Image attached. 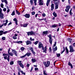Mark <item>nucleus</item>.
<instances>
[{
	"instance_id": "obj_1",
	"label": "nucleus",
	"mask_w": 75,
	"mask_h": 75,
	"mask_svg": "<svg viewBox=\"0 0 75 75\" xmlns=\"http://www.w3.org/2000/svg\"><path fill=\"white\" fill-rule=\"evenodd\" d=\"M38 47L39 48H42V50H43V52L46 53V51H47V46H46L44 48L43 44L41 43V42H40L39 43Z\"/></svg>"
},
{
	"instance_id": "obj_2",
	"label": "nucleus",
	"mask_w": 75,
	"mask_h": 75,
	"mask_svg": "<svg viewBox=\"0 0 75 75\" xmlns=\"http://www.w3.org/2000/svg\"><path fill=\"white\" fill-rule=\"evenodd\" d=\"M54 4H55V9H57L58 8V5L59 4L60 1L59 0H53Z\"/></svg>"
},
{
	"instance_id": "obj_3",
	"label": "nucleus",
	"mask_w": 75,
	"mask_h": 75,
	"mask_svg": "<svg viewBox=\"0 0 75 75\" xmlns=\"http://www.w3.org/2000/svg\"><path fill=\"white\" fill-rule=\"evenodd\" d=\"M43 64L46 68L50 66V62L49 61H47V62H44Z\"/></svg>"
},
{
	"instance_id": "obj_4",
	"label": "nucleus",
	"mask_w": 75,
	"mask_h": 75,
	"mask_svg": "<svg viewBox=\"0 0 75 75\" xmlns=\"http://www.w3.org/2000/svg\"><path fill=\"white\" fill-rule=\"evenodd\" d=\"M27 35L28 36L30 35H34L35 34V33L33 32V31H31V32H29L27 33Z\"/></svg>"
},
{
	"instance_id": "obj_5",
	"label": "nucleus",
	"mask_w": 75,
	"mask_h": 75,
	"mask_svg": "<svg viewBox=\"0 0 75 75\" xmlns=\"http://www.w3.org/2000/svg\"><path fill=\"white\" fill-rule=\"evenodd\" d=\"M17 62L18 63V65H20L21 67L22 68H24V66L23 64L21 63V61H18Z\"/></svg>"
},
{
	"instance_id": "obj_6",
	"label": "nucleus",
	"mask_w": 75,
	"mask_h": 75,
	"mask_svg": "<svg viewBox=\"0 0 75 75\" xmlns=\"http://www.w3.org/2000/svg\"><path fill=\"white\" fill-rule=\"evenodd\" d=\"M69 48H70V51L69 52H74V50L73 48L72 45H71L69 47Z\"/></svg>"
},
{
	"instance_id": "obj_7",
	"label": "nucleus",
	"mask_w": 75,
	"mask_h": 75,
	"mask_svg": "<svg viewBox=\"0 0 75 75\" xmlns=\"http://www.w3.org/2000/svg\"><path fill=\"white\" fill-rule=\"evenodd\" d=\"M12 52L16 56H17V52L15 50H12Z\"/></svg>"
},
{
	"instance_id": "obj_8",
	"label": "nucleus",
	"mask_w": 75,
	"mask_h": 75,
	"mask_svg": "<svg viewBox=\"0 0 75 75\" xmlns=\"http://www.w3.org/2000/svg\"><path fill=\"white\" fill-rule=\"evenodd\" d=\"M31 54V53L30 52L27 53L25 55L22 56L21 58H24V57H25L26 55L28 56V57H29Z\"/></svg>"
},
{
	"instance_id": "obj_9",
	"label": "nucleus",
	"mask_w": 75,
	"mask_h": 75,
	"mask_svg": "<svg viewBox=\"0 0 75 75\" xmlns=\"http://www.w3.org/2000/svg\"><path fill=\"white\" fill-rule=\"evenodd\" d=\"M70 8L71 6H67L66 7V8L65 10V11L67 12V13H68L69 8Z\"/></svg>"
},
{
	"instance_id": "obj_10",
	"label": "nucleus",
	"mask_w": 75,
	"mask_h": 75,
	"mask_svg": "<svg viewBox=\"0 0 75 75\" xmlns=\"http://www.w3.org/2000/svg\"><path fill=\"white\" fill-rule=\"evenodd\" d=\"M25 42L26 44V45H29L32 44V42L30 40H27V41H26Z\"/></svg>"
},
{
	"instance_id": "obj_11",
	"label": "nucleus",
	"mask_w": 75,
	"mask_h": 75,
	"mask_svg": "<svg viewBox=\"0 0 75 75\" xmlns=\"http://www.w3.org/2000/svg\"><path fill=\"white\" fill-rule=\"evenodd\" d=\"M13 21H15V22L16 24V25H18V21H17V18H15L13 19Z\"/></svg>"
},
{
	"instance_id": "obj_12",
	"label": "nucleus",
	"mask_w": 75,
	"mask_h": 75,
	"mask_svg": "<svg viewBox=\"0 0 75 75\" xmlns=\"http://www.w3.org/2000/svg\"><path fill=\"white\" fill-rule=\"evenodd\" d=\"M54 8V4H52L51 5V10L52 11Z\"/></svg>"
},
{
	"instance_id": "obj_13",
	"label": "nucleus",
	"mask_w": 75,
	"mask_h": 75,
	"mask_svg": "<svg viewBox=\"0 0 75 75\" xmlns=\"http://www.w3.org/2000/svg\"><path fill=\"white\" fill-rule=\"evenodd\" d=\"M24 16H25V17H26V18H30V14H27L25 15H24Z\"/></svg>"
},
{
	"instance_id": "obj_14",
	"label": "nucleus",
	"mask_w": 75,
	"mask_h": 75,
	"mask_svg": "<svg viewBox=\"0 0 75 75\" xmlns=\"http://www.w3.org/2000/svg\"><path fill=\"white\" fill-rule=\"evenodd\" d=\"M10 31H11V30H9L8 31H5L3 33V34H7V33H9Z\"/></svg>"
},
{
	"instance_id": "obj_15",
	"label": "nucleus",
	"mask_w": 75,
	"mask_h": 75,
	"mask_svg": "<svg viewBox=\"0 0 75 75\" xmlns=\"http://www.w3.org/2000/svg\"><path fill=\"white\" fill-rule=\"evenodd\" d=\"M14 43H17V44H19V43H20V44H21L23 43V41H17L16 42H14Z\"/></svg>"
},
{
	"instance_id": "obj_16",
	"label": "nucleus",
	"mask_w": 75,
	"mask_h": 75,
	"mask_svg": "<svg viewBox=\"0 0 75 75\" xmlns=\"http://www.w3.org/2000/svg\"><path fill=\"white\" fill-rule=\"evenodd\" d=\"M68 64L69 66H70L71 67V68H73V66H72V64L71 63V62H69Z\"/></svg>"
},
{
	"instance_id": "obj_17",
	"label": "nucleus",
	"mask_w": 75,
	"mask_h": 75,
	"mask_svg": "<svg viewBox=\"0 0 75 75\" xmlns=\"http://www.w3.org/2000/svg\"><path fill=\"white\" fill-rule=\"evenodd\" d=\"M6 23H3V26L4 25V26H6V25H7V24L8 23V20L7 19L6 20Z\"/></svg>"
},
{
	"instance_id": "obj_18",
	"label": "nucleus",
	"mask_w": 75,
	"mask_h": 75,
	"mask_svg": "<svg viewBox=\"0 0 75 75\" xmlns=\"http://www.w3.org/2000/svg\"><path fill=\"white\" fill-rule=\"evenodd\" d=\"M53 50L54 51H56L57 50V47L56 46L54 48V47H53Z\"/></svg>"
},
{
	"instance_id": "obj_19",
	"label": "nucleus",
	"mask_w": 75,
	"mask_h": 75,
	"mask_svg": "<svg viewBox=\"0 0 75 75\" xmlns=\"http://www.w3.org/2000/svg\"><path fill=\"white\" fill-rule=\"evenodd\" d=\"M53 14L54 16V17H57V13H55V12H54L53 13Z\"/></svg>"
},
{
	"instance_id": "obj_20",
	"label": "nucleus",
	"mask_w": 75,
	"mask_h": 75,
	"mask_svg": "<svg viewBox=\"0 0 75 75\" xmlns=\"http://www.w3.org/2000/svg\"><path fill=\"white\" fill-rule=\"evenodd\" d=\"M1 14L0 15V18H1V19H3V18H4V17H3V16H4V15L3 14Z\"/></svg>"
},
{
	"instance_id": "obj_21",
	"label": "nucleus",
	"mask_w": 75,
	"mask_h": 75,
	"mask_svg": "<svg viewBox=\"0 0 75 75\" xmlns=\"http://www.w3.org/2000/svg\"><path fill=\"white\" fill-rule=\"evenodd\" d=\"M50 1L51 0H47V2L46 5L47 6H48V5L49 4V3H50Z\"/></svg>"
},
{
	"instance_id": "obj_22",
	"label": "nucleus",
	"mask_w": 75,
	"mask_h": 75,
	"mask_svg": "<svg viewBox=\"0 0 75 75\" xmlns=\"http://www.w3.org/2000/svg\"><path fill=\"white\" fill-rule=\"evenodd\" d=\"M49 42H50L51 45H52V39H49Z\"/></svg>"
},
{
	"instance_id": "obj_23",
	"label": "nucleus",
	"mask_w": 75,
	"mask_h": 75,
	"mask_svg": "<svg viewBox=\"0 0 75 75\" xmlns=\"http://www.w3.org/2000/svg\"><path fill=\"white\" fill-rule=\"evenodd\" d=\"M66 51L67 54H68V53H69V51L68 50L67 48V47H66Z\"/></svg>"
},
{
	"instance_id": "obj_24",
	"label": "nucleus",
	"mask_w": 75,
	"mask_h": 75,
	"mask_svg": "<svg viewBox=\"0 0 75 75\" xmlns=\"http://www.w3.org/2000/svg\"><path fill=\"white\" fill-rule=\"evenodd\" d=\"M39 5L41 6H42L43 5V1H42L41 2H39Z\"/></svg>"
},
{
	"instance_id": "obj_25",
	"label": "nucleus",
	"mask_w": 75,
	"mask_h": 75,
	"mask_svg": "<svg viewBox=\"0 0 75 75\" xmlns=\"http://www.w3.org/2000/svg\"><path fill=\"white\" fill-rule=\"evenodd\" d=\"M32 61L33 62V63H34V62H35L36 61V60H35L34 59H32Z\"/></svg>"
},
{
	"instance_id": "obj_26",
	"label": "nucleus",
	"mask_w": 75,
	"mask_h": 75,
	"mask_svg": "<svg viewBox=\"0 0 75 75\" xmlns=\"http://www.w3.org/2000/svg\"><path fill=\"white\" fill-rule=\"evenodd\" d=\"M27 25H28V24L27 23L23 25V27H27Z\"/></svg>"
},
{
	"instance_id": "obj_27",
	"label": "nucleus",
	"mask_w": 75,
	"mask_h": 75,
	"mask_svg": "<svg viewBox=\"0 0 75 75\" xmlns=\"http://www.w3.org/2000/svg\"><path fill=\"white\" fill-rule=\"evenodd\" d=\"M4 31L3 30L0 31V35H3V33Z\"/></svg>"
},
{
	"instance_id": "obj_28",
	"label": "nucleus",
	"mask_w": 75,
	"mask_h": 75,
	"mask_svg": "<svg viewBox=\"0 0 75 75\" xmlns=\"http://www.w3.org/2000/svg\"><path fill=\"white\" fill-rule=\"evenodd\" d=\"M12 16H14L15 15V11H13V12L11 14Z\"/></svg>"
},
{
	"instance_id": "obj_29",
	"label": "nucleus",
	"mask_w": 75,
	"mask_h": 75,
	"mask_svg": "<svg viewBox=\"0 0 75 75\" xmlns=\"http://www.w3.org/2000/svg\"><path fill=\"white\" fill-rule=\"evenodd\" d=\"M56 55H57V57H59L61 55V54L59 53H57L56 54Z\"/></svg>"
},
{
	"instance_id": "obj_30",
	"label": "nucleus",
	"mask_w": 75,
	"mask_h": 75,
	"mask_svg": "<svg viewBox=\"0 0 75 75\" xmlns=\"http://www.w3.org/2000/svg\"><path fill=\"white\" fill-rule=\"evenodd\" d=\"M72 10V9H71L69 12V14L71 16H72V12H71Z\"/></svg>"
},
{
	"instance_id": "obj_31",
	"label": "nucleus",
	"mask_w": 75,
	"mask_h": 75,
	"mask_svg": "<svg viewBox=\"0 0 75 75\" xmlns=\"http://www.w3.org/2000/svg\"><path fill=\"white\" fill-rule=\"evenodd\" d=\"M20 72H21V73H22V74H23V75H25V73L24 72H23V71L21 70L20 71Z\"/></svg>"
},
{
	"instance_id": "obj_32",
	"label": "nucleus",
	"mask_w": 75,
	"mask_h": 75,
	"mask_svg": "<svg viewBox=\"0 0 75 75\" xmlns=\"http://www.w3.org/2000/svg\"><path fill=\"white\" fill-rule=\"evenodd\" d=\"M8 54L9 55H10L11 56H13L14 55V54L11 52H10L8 53Z\"/></svg>"
},
{
	"instance_id": "obj_33",
	"label": "nucleus",
	"mask_w": 75,
	"mask_h": 75,
	"mask_svg": "<svg viewBox=\"0 0 75 75\" xmlns=\"http://www.w3.org/2000/svg\"><path fill=\"white\" fill-rule=\"evenodd\" d=\"M13 64H14V62H13V61H11V62H10V64L11 65H13Z\"/></svg>"
},
{
	"instance_id": "obj_34",
	"label": "nucleus",
	"mask_w": 75,
	"mask_h": 75,
	"mask_svg": "<svg viewBox=\"0 0 75 75\" xmlns=\"http://www.w3.org/2000/svg\"><path fill=\"white\" fill-rule=\"evenodd\" d=\"M33 1H34V0H30V3L31 5H33Z\"/></svg>"
},
{
	"instance_id": "obj_35",
	"label": "nucleus",
	"mask_w": 75,
	"mask_h": 75,
	"mask_svg": "<svg viewBox=\"0 0 75 75\" xmlns=\"http://www.w3.org/2000/svg\"><path fill=\"white\" fill-rule=\"evenodd\" d=\"M34 0V3H35V6L37 5V0Z\"/></svg>"
},
{
	"instance_id": "obj_36",
	"label": "nucleus",
	"mask_w": 75,
	"mask_h": 75,
	"mask_svg": "<svg viewBox=\"0 0 75 75\" xmlns=\"http://www.w3.org/2000/svg\"><path fill=\"white\" fill-rule=\"evenodd\" d=\"M47 33H48L47 31H46L44 32H43V34H47Z\"/></svg>"
},
{
	"instance_id": "obj_37",
	"label": "nucleus",
	"mask_w": 75,
	"mask_h": 75,
	"mask_svg": "<svg viewBox=\"0 0 75 75\" xmlns=\"http://www.w3.org/2000/svg\"><path fill=\"white\" fill-rule=\"evenodd\" d=\"M57 27V25H53L52 26V27L53 28H54L55 27Z\"/></svg>"
},
{
	"instance_id": "obj_38",
	"label": "nucleus",
	"mask_w": 75,
	"mask_h": 75,
	"mask_svg": "<svg viewBox=\"0 0 75 75\" xmlns=\"http://www.w3.org/2000/svg\"><path fill=\"white\" fill-rule=\"evenodd\" d=\"M63 51H62V52H61V54H62L64 52V51H65V48L63 47Z\"/></svg>"
},
{
	"instance_id": "obj_39",
	"label": "nucleus",
	"mask_w": 75,
	"mask_h": 75,
	"mask_svg": "<svg viewBox=\"0 0 75 75\" xmlns=\"http://www.w3.org/2000/svg\"><path fill=\"white\" fill-rule=\"evenodd\" d=\"M24 50H25V48L24 47H22L21 48V51H23Z\"/></svg>"
},
{
	"instance_id": "obj_40",
	"label": "nucleus",
	"mask_w": 75,
	"mask_h": 75,
	"mask_svg": "<svg viewBox=\"0 0 75 75\" xmlns=\"http://www.w3.org/2000/svg\"><path fill=\"white\" fill-rule=\"evenodd\" d=\"M8 54H3V56L4 57H6V56H7Z\"/></svg>"
},
{
	"instance_id": "obj_41",
	"label": "nucleus",
	"mask_w": 75,
	"mask_h": 75,
	"mask_svg": "<svg viewBox=\"0 0 75 75\" xmlns=\"http://www.w3.org/2000/svg\"><path fill=\"white\" fill-rule=\"evenodd\" d=\"M4 2L6 4H8V2L7 1V0H4Z\"/></svg>"
},
{
	"instance_id": "obj_42",
	"label": "nucleus",
	"mask_w": 75,
	"mask_h": 75,
	"mask_svg": "<svg viewBox=\"0 0 75 75\" xmlns=\"http://www.w3.org/2000/svg\"><path fill=\"white\" fill-rule=\"evenodd\" d=\"M48 36L49 38V39H52V36H51V35H50Z\"/></svg>"
},
{
	"instance_id": "obj_43",
	"label": "nucleus",
	"mask_w": 75,
	"mask_h": 75,
	"mask_svg": "<svg viewBox=\"0 0 75 75\" xmlns=\"http://www.w3.org/2000/svg\"><path fill=\"white\" fill-rule=\"evenodd\" d=\"M3 14V13H2V9L0 8V14Z\"/></svg>"
},
{
	"instance_id": "obj_44",
	"label": "nucleus",
	"mask_w": 75,
	"mask_h": 75,
	"mask_svg": "<svg viewBox=\"0 0 75 75\" xmlns=\"http://www.w3.org/2000/svg\"><path fill=\"white\" fill-rule=\"evenodd\" d=\"M68 41L70 42V43H71L72 42V39H69Z\"/></svg>"
},
{
	"instance_id": "obj_45",
	"label": "nucleus",
	"mask_w": 75,
	"mask_h": 75,
	"mask_svg": "<svg viewBox=\"0 0 75 75\" xmlns=\"http://www.w3.org/2000/svg\"><path fill=\"white\" fill-rule=\"evenodd\" d=\"M38 41H36L35 42H34V44H35V45H37V44H38Z\"/></svg>"
},
{
	"instance_id": "obj_46",
	"label": "nucleus",
	"mask_w": 75,
	"mask_h": 75,
	"mask_svg": "<svg viewBox=\"0 0 75 75\" xmlns=\"http://www.w3.org/2000/svg\"><path fill=\"white\" fill-rule=\"evenodd\" d=\"M34 39H32V38H30V41H34Z\"/></svg>"
},
{
	"instance_id": "obj_47",
	"label": "nucleus",
	"mask_w": 75,
	"mask_h": 75,
	"mask_svg": "<svg viewBox=\"0 0 75 75\" xmlns=\"http://www.w3.org/2000/svg\"><path fill=\"white\" fill-rule=\"evenodd\" d=\"M4 6V5H3V3H1V7H2V8H3V6Z\"/></svg>"
},
{
	"instance_id": "obj_48",
	"label": "nucleus",
	"mask_w": 75,
	"mask_h": 75,
	"mask_svg": "<svg viewBox=\"0 0 75 75\" xmlns=\"http://www.w3.org/2000/svg\"><path fill=\"white\" fill-rule=\"evenodd\" d=\"M13 39H14V40H16V39H17V37H16V36H13Z\"/></svg>"
},
{
	"instance_id": "obj_49",
	"label": "nucleus",
	"mask_w": 75,
	"mask_h": 75,
	"mask_svg": "<svg viewBox=\"0 0 75 75\" xmlns=\"http://www.w3.org/2000/svg\"><path fill=\"white\" fill-rule=\"evenodd\" d=\"M7 60L8 61V62H10V59H9V56H8V57H7Z\"/></svg>"
},
{
	"instance_id": "obj_50",
	"label": "nucleus",
	"mask_w": 75,
	"mask_h": 75,
	"mask_svg": "<svg viewBox=\"0 0 75 75\" xmlns=\"http://www.w3.org/2000/svg\"><path fill=\"white\" fill-rule=\"evenodd\" d=\"M2 39L3 40H6V37H2Z\"/></svg>"
},
{
	"instance_id": "obj_51",
	"label": "nucleus",
	"mask_w": 75,
	"mask_h": 75,
	"mask_svg": "<svg viewBox=\"0 0 75 75\" xmlns=\"http://www.w3.org/2000/svg\"><path fill=\"white\" fill-rule=\"evenodd\" d=\"M56 44H57V42H54V44L53 47H55L56 46Z\"/></svg>"
},
{
	"instance_id": "obj_52",
	"label": "nucleus",
	"mask_w": 75,
	"mask_h": 75,
	"mask_svg": "<svg viewBox=\"0 0 75 75\" xmlns=\"http://www.w3.org/2000/svg\"><path fill=\"white\" fill-rule=\"evenodd\" d=\"M35 71H38V68H36L35 69Z\"/></svg>"
},
{
	"instance_id": "obj_53",
	"label": "nucleus",
	"mask_w": 75,
	"mask_h": 75,
	"mask_svg": "<svg viewBox=\"0 0 75 75\" xmlns=\"http://www.w3.org/2000/svg\"><path fill=\"white\" fill-rule=\"evenodd\" d=\"M4 58L5 59H7V56H4Z\"/></svg>"
},
{
	"instance_id": "obj_54",
	"label": "nucleus",
	"mask_w": 75,
	"mask_h": 75,
	"mask_svg": "<svg viewBox=\"0 0 75 75\" xmlns=\"http://www.w3.org/2000/svg\"><path fill=\"white\" fill-rule=\"evenodd\" d=\"M35 13V12L33 11L32 13V15H34Z\"/></svg>"
},
{
	"instance_id": "obj_55",
	"label": "nucleus",
	"mask_w": 75,
	"mask_h": 75,
	"mask_svg": "<svg viewBox=\"0 0 75 75\" xmlns=\"http://www.w3.org/2000/svg\"><path fill=\"white\" fill-rule=\"evenodd\" d=\"M30 51H31L32 52V51H34V50H33V49L32 47H31L30 48Z\"/></svg>"
},
{
	"instance_id": "obj_56",
	"label": "nucleus",
	"mask_w": 75,
	"mask_h": 75,
	"mask_svg": "<svg viewBox=\"0 0 75 75\" xmlns=\"http://www.w3.org/2000/svg\"><path fill=\"white\" fill-rule=\"evenodd\" d=\"M6 8H4L3 9V11H6Z\"/></svg>"
},
{
	"instance_id": "obj_57",
	"label": "nucleus",
	"mask_w": 75,
	"mask_h": 75,
	"mask_svg": "<svg viewBox=\"0 0 75 75\" xmlns=\"http://www.w3.org/2000/svg\"><path fill=\"white\" fill-rule=\"evenodd\" d=\"M43 74H46V71L45 70H43Z\"/></svg>"
},
{
	"instance_id": "obj_58",
	"label": "nucleus",
	"mask_w": 75,
	"mask_h": 75,
	"mask_svg": "<svg viewBox=\"0 0 75 75\" xmlns=\"http://www.w3.org/2000/svg\"><path fill=\"white\" fill-rule=\"evenodd\" d=\"M42 16H43V17H45V16H46L45 14L43 13L42 15Z\"/></svg>"
},
{
	"instance_id": "obj_59",
	"label": "nucleus",
	"mask_w": 75,
	"mask_h": 75,
	"mask_svg": "<svg viewBox=\"0 0 75 75\" xmlns=\"http://www.w3.org/2000/svg\"><path fill=\"white\" fill-rule=\"evenodd\" d=\"M32 10H34L35 9V7H33L32 8Z\"/></svg>"
},
{
	"instance_id": "obj_60",
	"label": "nucleus",
	"mask_w": 75,
	"mask_h": 75,
	"mask_svg": "<svg viewBox=\"0 0 75 75\" xmlns=\"http://www.w3.org/2000/svg\"><path fill=\"white\" fill-rule=\"evenodd\" d=\"M32 52L33 53V54H34V55L35 54V52H34V51H32Z\"/></svg>"
},
{
	"instance_id": "obj_61",
	"label": "nucleus",
	"mask_w": 75,
	"mask_h": 75,
	"mask_svg": "<svg viewBox=\"0 0 75 75\" xmlns=\"http://www.w3.org/2000/svg\"><path fill=\"white\" fill-rule=\"evenodd\" d=\"M49 51L50 52L51 51V47H49Z\"/></svg>"
},
{
	"instance_id": "obj_62",
	"label": "nucleus",
	"mask_w": 75,
	"mask_h": 75,
	"mask_svg": "<svg viewBox=\"0 0 75 75\" xmlns=\"http://www.w3.org/2000/svg\"><path fill=\"white\" fill-rule=\"evenodd\" d=\"M27 67H30V64H27Z\"/></svg>"
},
{
	"instance_id": "obj_63",
	"label": "nucleus",
	"mask_w": 75,
	"mask_h": 75,
	"mask_svg": "<svg viewBox=\"0 0 75 75\" xmlns=\"http://www.w3.org/2000/svg\"><path fill=\"white\" fill-rule=\"evenodd\" d=\"M33 69V67H32L31 68V70H30V72H31Z\"/></svg>"
},
{
	"instance_id": "obj_64",
	"label": "nucleus",
	"mask_w": 75,
	"mask_h": 75,
	"mask_svg": "<svg viewBox=\"0 0 75 75\" xmlns=\"http://www.w3.org/2000/svg\"><path fill=\"white\" fill-rule=\"evenodd\" d=\"M10 12V9H8L7 11V13H9Z\"/></svg>"
}]
</instances>
